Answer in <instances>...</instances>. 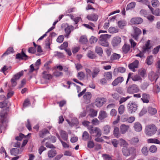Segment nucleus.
<instances>
[{
  "instance_id": "f257e3e1",
  "label": "nucleus",
  "mask_w": 160,
  "mask_h": 160,
  "mask_svg": "<svg viewBox=\"0 0 160 160\" xmlns=\"http://www.w3.org/2000/svg\"><path fill=\"white\" fill-rule=\"evenodd\" d=\"M157 128L154 124L147 125L145 129V133L148 136H151L156 133Z\"/></svg>"
},
{
  "instance_id": "f03ea898",
  "label": "nucleus",
  "mask_w": 160,
  "mask_h": 160,
  "mask_svg": "<svg viewBox=\"0 0 160 160\" xmlns=\"http://www.w3.org/2000/svg\"><path fill=\"white\" fill-rule=\"evenodd\" d=\"M111 35L108 34H102L100 35L98 41L99 43L101 45L108 47L109 46V43L107 41L108 39H109Z\"/></svg>"
},
{
  "instance_id": "7ed1b4c3",
  "label": "nucleus",
  "mask_w": 160,
  "mask_h": 160,
  "mask_svg": "<svg viewBox=\"0 0 160 160\" xmlns=\"http://www.w3.org/2000/svg\"><path fill=\"white\" fill-rule=\"evenodd\" d=\"M6 112L4 111L0 112V130L1 133L2 132V130H5L6 128Z\"/></svg>"
},
{
  "instance_id": "20e7f679",
  "label": "nucleus",
  "mask_w": 160,
  "mask_h": 160,
  "mask_svg": "<svg viewBox=\"0 0 160 160\" xmlns=\"http://www.w3.org/2000/svg\"><path fill=\"white\" fill-rule=\"evenodd\" d=\"M85 70L87 75H89L90 76H92V79H94L95 77H97L100 71V69L97 67L94 68L92 72L88 68H86Z\"/></svg>"
},
{
  "instance_id": "39448f33",
  "label": "nucleus",
  "mask_w": 160,
  "mask_h": 160,
  "mask_svg": "<svg viewBox=\"0 0 160 160\" xmlns=\"http://www.w3.org/2000/svg\"><path fill=\"white\" fill-rule=\"evenodd\" d=\"M88 129L91 134H95V137H100L102 135L101 130L98 127L94 128L92 126H90L88 127Z\"/></svg>"
},
{
  "instance_id": "423d86ee",
  "label": "nucleus",
  "mask_w": 160,
  "mask_h": 160,
  "mask_svg": "<svg viewBox=\"0 0 160 160\" xmlns=\"http://www.w3.org/2000/svg\"><path fill=\"white\" fill-rule=\"evenodd\" d=\"M23 71H21L20 72L14 75L11 80V82L12 87H15L17 84L16 81L18 80L23 75Z\"/></svg>"
},
{
  "instance_id": "0eeeda50",
  "label": "nucleus",
  "mask_w": 160,
  "mask_h": 160,
  "mask_svg": "<svg viewBox=\"0 0 160 160\" xmlns=\"http://www.w3.org/2000/svg\"><path fill=\"white\" fill-rule=\"evenodd\" d=\"M122 151L123 155L125 156H129L131 153H134L135 152V149L134 148H128L127 146H124L122 148Z\"/></svg>"
},
{
  "instance_id": "6e6552de",
  "label": "nucleus",
  "mask_w": 160,
  "mask_h": 160,
  "mask_svg": "<svg viewBox=\"0 0 160 160\" xmlns=\"http://www.w3.org/2000/svg\"><path fill=\"white\" fill-rule=\"evenodd\" d=\"M139 90L138 86L135 84L130 85L127 88V92L130 94L138 92Z\"/></svg>"
},
{
  "instance_id": "1a4fd4ad",
  "label": "nucleus",
  "mask_w": 160,
  "mask_h": 160,
  "mask_svg": "<svg viewBox=\"0 0 160 160\" xmlns=\"http://www.w3.org/2000/svg\"><path fill=\"white\" fill-rule=\"evenodd\" d=\"M127 107L129 112L131 113L134 112L137 108V106L134 102H130Z\"/></svg>"
},
{
  "instance_id": "9d476101",
  "label": "nucleus",
  "mask_w": 160,
  "mask_h": 160,
  "mask_svg": "<svg viewBox=\"0 0 160 160\" xmlns=\"http://www.w3.org/2000/svg\"><path fill=\"white\" fill-rule=\"evenodd\" d=\"M133 28L134 30V32L131 34V36L135 40L137 41L138 39L139 36L142 33V31L139 28L136 27H134Z\"/></svg>"
},
{
  "instance_id": "9b49d317",
  "label": "nucleus",
  "mask_w": 160,
  "mask_h": 160,
  "mask_svg": "<svg viewBox=\"0 0 160 160\" xmlns=\"http://www.w3.org/2000/svg\"><path fill=\"white\" fill-rule=\"evenodd\" d=\"M106 99L104 98H96L95 105L98 107H101L106 102Z\"/></svg>"
},
{
  "instance_id": "f8f14e48",
  "label": "nucleus",
  "mask_w": 160,
  "mask_h": 160,
  "mask_svg": "<svg viewBox=\"0 0 160 160\" xmlns=\"http://www.w3.org/2000/svg\"><path fill=\"white\" fill-rule=\"evenodd\" d=\"M132 74L133 73L131 72H130L128 73V78L126 82V84L128 83L129 79L130 78H132V80L134 81H138L142 80V78L140 76L138 75H136L134 76H132Z\"/></svg>"
},
{
  "instance_id": "ddd939ff",
  "label": "nucleus",
  "mask_w": 160,
  "mask_h": 160,
  "mask_svg": "<svg viewBox=\"0 0 160 160\" xmlns=\"http://www.w3.org/2000/svg\"><path fill=\"white\" fill-rule=\"evenodd\" d=\"M28 56L22 51L21 52L18 53L16 55V58L19 60H26Z\"/></svg>"
},
{
  "instance_id": "4468645a",
  "label": "nucleus",
  "mask_w": 160,
  "mask_h": 160,
  "mask_svg": "<svg viewBox=\"0 0 160 160\" xmlns=\"http://www.w3.org/2000/svg\"><path fill=\"white\" fill-rule=\"evenodd\" d=\"M98 15L95 13H93L88 15L87 16V18L89 21L96 22L98 19Z\"/></svg>"
},
{
  "instance_id": "2eb2a0df",
  "label": "nucleus",
  "mask_w": 160,
  "mask_h": 160,
  "mask_svg": "<svg viewBox=\"0 0 160 160\" xmlns=\"http://www.w3.org/2000/svg\"><path fill=\"white\" fill-rule=\"evenodd\" d=\"M121 41V38L119 37H116L112 39V45L116 47L120 44Z\"/></svg>"
},
{
  "instance_id": "dca6fc26",
  "label": "nucleus",
  "mask_w": 160,
  "mask_h": 160,
  "mask_svg": "<svg viewBox=\"0 0 160 160\" xmlns=\"http://www.w3.org/2000/svg\"><path fill=\"white\" fill-rule=\"evenodd\" d=\"M138 61L136 60L132 63L129 64L128 65V67L132 71L135 72V68H138Z\"/></svg>"
},
{
  "instance_id": "f3484780",
  "label": "nucleus",
  "mask_w": 160,
  "mask_h": 160,
  "mask_svg": "<svg viewBox=\"0 0 160 160\" xmlns=\"http://www.w3.org/2000/svg\"><path fill=\"white\" fill-rule=\"evenodd\" d=\"M148 78L151 81H155L156 82L158 78V76L155 72H151L149 74Z\"/></svg>"
},
{
  "instance_id": "a211bd4d",
  "label": "nucleus",
  "mask_w": 160,
  "mask_h": 160,
  "mask_svg": "<svg viewBox=\"0 0 160 160\" xmlns=\"http://www.w3.org/2000/svg\"><path fill=\"white\" fill-rule=\"evenodd\" d=\"M74 29V28L72 26H68L65 28L64 30L66 33V34L64 35L65 37L68 38L71 32Z\"/></svg>"
},
{
  "instance_id": "6ab92c4d",
  "label": "nucleus",
  "mask_w": 160,
  "mask_h": 160,
  "mask_svg": "<svg viewBox=\"0 0 160 160\" xmlns=\"http://www.w3.org/2000/svg\"><path fill=\"white\" fill-rule=\"evenodd\" d=\"M91 93L90 92H87L83 96V98L86 102L89 103L90 102V99L92 98Z\"/></svg>"
},
{
  "instance_id": "aec40b11",
  "label": "nucleus",
  "mask_w": 160,
  "mask_h": 160,
  "mask_svg": "<svg viewBox=\"0 0 160 160\" xmlns=\"http://www.w3.org/2000/svg\"><path fill=\"white\" fill-rule=\"evenodd\" d=\"M129 128V126L125 124H122L120 126L121 133L122 134H125Z\"/></svg>"
},
{
  "instance_id": "412c9836",
  "label": "nucleus",
  "mask_w": 160,
  "mask_h": 160,
  "mask_svg": "<svg viewBox=\"0 0 160 160\" xmlns=\"http://www.w3.org/2000/svg\"><path fill=\"white\" fill-rule=\"evenodd\" d=\"M143 22L142 19L139 17L134 18L131 20V22L134 24H139Z\"/></svg>"
},
{
  "instance_id": "4be33fe9",
  "label": "nucleus",
  "mask_w": 160,
  "mask_h": 160,
  "mask_svg": "<svg viewBox=\"0 0 160 160\" xmlns=\"http://www.w3.org/2000/svg\"><path fill=\"white\" fill-rule=\"evenodd\" d=\"M150 40H148L144 46L142 48V51L144 52H146L148 51L151 48V46L150 45Z\"/></svg>"
},
{
  "instance_id": "5701e85b",
  "label": "nucleus",
  "mask_w": 160,
  "mask_h": 160,
  "mask_svg": "<svg viewBox=\"0 0 160 160\" xmlns=\"http://www.w3.org/2000/svg\"><path fill=\"white\" fill-rule=\"evenodd\" d=\"M133 128L137 132H140L142 129L141 124L139 122H137L134 123Z\"/></svg>"
},
{
  "instance_id": "b1692460",
  "label": "nucleus",
  "mask_w": 160,
  "mask_h": 160,
  "mask_svg": "<svg viewBox=\"0 0 160 160\" xmlns=\"http://www.w3.org/2000/svg\"><path fill=\"white\" fill-rule=\"evenodd\" d=\"M150 98V95L148 94L143 93L142 94V98L141 99L143 102L148 103L149 102V99Z\"/></svg>"
},
{
  "instance_id": "393cba45",
  "label": "nucleus",
  "mask_w": 160,
  "mask_h": 160,
  "mask_svg": "<svg viewBox=\"0 0 160 160\" xmlns=\"http://www.w3.org/2000/svg\"><path fill=\"white\" fill-rule=\"evenodd\" d=\"M123 80L124 79L123 77H118L116 79H115L112 82V85L113 86H116L118 85L119 83H121Z\"/></svg>"
},
{
  "instance_id": "a878e982",
  "label": "nucleus",
  "mask_w": 160,
  "mask_h": 160,
  "mask_svg": "<svg viewBox=\"0 0 160 160\" xmlns=\"http://www.w3.org/2000/svg\"><path fill=\"white\" fill-rule=\"evenodd\" d=\"M107 117L106 112L104 111H101L99 112L98 118L99 120H102Z\"/></svg>"
},
{
  "instance_id": "bb28decb",
  "label": "nucleus",
  "mask_w": 160,
  "mask_h": 160,
  "mask_svg": "<svg viewBox=\"0 0 160 160\" xmlns=\"http://www.w3.org/2000/svg\"><path fill=\"white\" fill-rule=\"evenodd\" d=\"M60 135L64 141H67L68 140V134L64 131L61 130Z\"/></svg>"
},
{
  "instance_id": "cd10ccee",
  "label": "nucleus",
  "mask_w": 160,
  "mask_h": 160,
  "mask_svg": "<svg viewBox=\"0 0 160 160\" xmlns=\"http://www.w3.org/2000/svg\"><path fill=\"white\" fill-rule=\"evenodd\" d=\"M153 62V57L152 56L150 55L148 56L145 62L148 65H151Z\"/></svg>"
},
{
  "instance_id": "c85d7f7f",
  "label": "nucleus",
  "mask_w": 160,
  "mask_h": 160,
  "mask_svg": "<svg viewBox=\"0 0 160 160\" xmlns=\"http://www.w3.org/2000/svg\"><path fill=\"white\" fill-rule=\"evenodd\" d=\"M57 154L56 150L51 149L48 151V156L49 158H52L54 157Z\"/></svg>"
},
{
  "instance_id": "c756f323",
  "label": "nucleus",
  "mask_w": 160,
  "mask_h": 160,
  "mask_svg": "<svg viewBox=\"0 0 160 160\" xmlns=\"http://www.w3.org/2000/svg\"><path fill=\"white\" fill-rule=\"evenodd\" d=\"M14 52V50L12 47L8 48L6 52L2 55V57H4L6 55Z\"/></svg>"
},
{
  "instance_id": "7c9ffc66",
  "label": "nucleus",
  "mask_w": 160,
  "mask_h": 160,
  "mask_svg": "<svg viewBox=\"0 0 160 160\" xmlns=\"http://www.w3.org/2000/svg\"><path fill=\"white\" fill-rule=\"evenodd\" d=\"M111 127L109 125H106L104 126L102 128L103 133L106 134H108L110 132Z\"/></svg>"
},
{
  "instance_id": "2f4dec72",
  "label": "nucleus",
  "mask_w": 160,
  "mask_h": 160,
  "mask_svg": "<svg viewBox=\"0 0 160 160\" xmlns=\"http://www.w3.org/2000/svg\"><path fill=\"white\" fill-rule=\"evenodd\" d=\"M42 77L45 79L49 80L52 78V77L50 74L47 73V72L46 71H44L42 72Z\"/></svg>"
},
{
  "instance_id": "473e14b6",
  "label": "nucleus",
  "mask_w": 160,
  "mask_h": 160,
  "mask_svg": "<svg viewBox=\"0 0 160 160\" xmlns=\"http://www.w3.org/2000/svg\"><path fill=\"white\" fill-rule=\"evenodd\" d=\"M19 149L17 148H12L10 150L11 154L13 155L16 156V155L19 154Z\"/></svg>"
},
{
  "instance_id": "72a5a7b5",
  "label": "nucleus",
  "mask_w": 160,
  "mask_h": 160,
  "mask_svg": "<svg viewBox=\"0 0 160 160\" xmlns=\"http://www.w3.org/2000/svg\"><path fill=\"white\" fill-rule=\"evenodd\" d=\"M126 71V69L123 67H119L118 68H116L114 69V73H116L117 72H120L121 73H123L125 72Z\"/></svg>"
},
{
  "instance_id": "f704fd0d",
  "label": "nucleus",
  "mask_w": 160,
  "mask_h": 160,
  "mask_svg": "<svg viewBox=\"0 0 160 160\" xmlns=\"http://www.w3.org/2000/svg\"><path fill=\"white\" fill-rule=\"evenodd\" d=\"M130 48V45L125 44L122 48V50L124 53H127L129 51Z\"/></svg>"
},
{
  "instance_id": "c9c22d12",
  "label": "nucleus",
  "mask_w": 160,
  "mask_h": 160,
  "mask_svg": "<svg viewBox=\"0 0 160 160\" xmlns=\"http://www.w3.org/2000/svg\"><path fill=\"white\" fill-rule=\"evenodd\" d=\"M114 136L117 138H118L120 136L119 129L118 127H115L113 131Z\"/></svg>"
},
{
  "instance_id": "e433bc0d",
  "label": "nucleus",
  "mask_w": 160,
  "mask_h": 160,
  "mask_svg": "<svg viewBox=\"0 0 160 160\" xmlns=\"http://www.w3.org/2000/svg\"><path fill=\"white\" fill-rule=\"evenodd\" d=\"M148 143H154L158 144H160V141L156 138H150L147 140Z\"/></svg>"
},
{
  "instance_id": "4c0bfd02",
  "label": "nucleus",
  "mask_w": 160,
  "mask_h": 160,
  "mask_svg": "<svg viewBox=\"0 0 160 160\" xmlns=\"http://www.w3.org/2000/svg\"><path fill=\"white\" fill-rule=\"evenodd\" d=\"M48 133H49V132L47 129H43L39 132V135L40 137L43 138Z\"/></svg>"
},
{
  "instance_id": "58836bf2",
  "label": "nucleus",
  "mask_w": 160,
  "mask_h": 160,
  "mask_svg": "<svg viewBox=\"0 0 160 160\" xmlns=\"http://www.w3.org/2000/svg\"><path fill=\"white\" fill-rule=\"evenodd\" d=\"M157 110L155 108L152 107H149L148 109V112L152 115H154L157 113Z\"/></svg>"
},
{
  "instance_id": "ea45409f",
  "label": "nucleus",
  "mask_w": 160,
  "mask_h": 160,
  "mask_svg": "<svg viewBox=\"0 0 160 160\" xmlns=\"http://www.w3.org/2000/svg\"><path fill=\"white\" fill-rule=\"evenodd\" d=\"M90 113L89 114V116L90 117H94L96 116L97 114V111L93 109H91L90 110Z\"/></svg>"
},
{
  "instance_id": "a19ab883",
  "label": "nucleus",
  "mask_w": 160,
  "mask_h": 160,
  "mask_svg": "<svg viewBox=\"0 0 160 160\" xmlns=\"http://www.w3.org/2000/svg\"><path fill=\"white\" fill-rule=\"evenodd\" d=\"M121 57L120 54L114 53L112 54L111 57L112 60H117L119 59Z\"/></svg>"
},
{
  "instance_id": "79ce46f5",
  "label": "nucleus",
  "mask_w": 160,
  "mask_h": 160,
  "mask_svg": "<svg viewBox=\"0 0 160 160\" xmlns=\"http://www.w3.org/2000/svg\"><path fill=\"white\" fill-rule=\"evenodd\" d=\"M77 77L80 80H82L84 78L85 74L83 72H80L78 73Z\"/></svg>"
},
{
  "instance_id": "37998d69",
  "label": "nucleus",
  "mask_w": 160,
  "mask_h": 160,
  "mask_svg": "<svg viewBox=\"0 0 160 160\" xmlns=\"http://www.w3.org/2000/svg\"><path fill=\"white\" fill-rule=\"evenodd\" d=\"M125 107L124 105H120L118 108V113L120 114H122L125 111Z\"/></svg>"
},
{
  "instance_id": "c03bdc74",
  "label": "nucleus",
  "mask_w": 160,
  "mask_h": 160,
  "mask_svg": "<svg viewBox=\"0 0 160 160\" xmlns=\"http://www.w3.org/2000/svg\"><path fill=\"white\" fill-rule=\"evenodd\" d=\"M89 135L86 131H84L82 134V139L85 141H86L89 139Z\"/></svg>"
},
{
  "instance_id": "a18cd8bd",
  "label": "nucleus",
  "mask_w": 160,
  "mask_h": 160,
  "mask_svg": "<svg viewBox=\"0 0 160 160\" xmlns=\"http://www.w3.org/2000/svg\"><path fill=\"white\" fill-rule=\"evenodd\" d=\"M136 4L134 2H131L128 4L126 7V10H128L129 9L134 8Z\"/></svg>"
},
{
  "instance_id": "49530a36",
  "label": "nucleus",
  "mask_w": 160,
  "mask_h": 160,
  "mask_svg": "<svg viewBox=\"0 0 160 160\" xmlns=\"http://www.w3.org/2000/svg\"><path fill=\"white\" fill-rule=\"evenodd\" d=\"M149 150L152 153H155L157 151V148L156 146L152 145L150 147Z\"/></svg>"
},
{
  "instance_id": "de8ad7c7",
  "label": "nucleus",
  "mask_w": 160,
  "mask_h": 160,
  "mask_svg": "<svg viewBox=\"0 0 160 160\" xmlns=\"http://www.w3.org/2000/svg\"><path fill=\"white\" fill-rule=\"evenodd\" d=\"M146 73V70L145 69H142L139 71V75L142 78L144 77Z\"/></svg>"
},
{
  "instance_id": "09e8293b",
  "label": "nucleus",
  "mask_w": 160,
  "mask_h": 160,
  "mask_svg": "<svg viewBox=\"0 0 160 160\" xmlns=\"http://www.w3.org/2000/svg\"><path fill=\"white\" fill-rule=\"evenodd\" d=\"M87 56L90 58L93 59L96 57L95 55L93 52L91 51H89L87 54Z\"/></svg>"
},
{
  "instance_id": "8fccbe9b",
  "label": "nucleus",
  "mask_w": 160,
  "mask_h": 160,
  "mask_svg": "<svg viewBox=\"0 0 160 160\" xmlns=\"http://www.w3.org/2000/svg\"><path fill=\"white\" fill-rule=\"evenodd\" d=\"M148 151L147 148L146 147H143L142 149V152L143 155L147 156L148 154Z\"/></svg>"
},
{
  "instance_id": "3c124183",
  "label": "nucleus",
  "mask_w": 160,
  "mask_h": 160,
  "mask_svg": "<svg viewBox=\"0 0 160 160\" xmlns=\"http://www.w3.org/2000/svg\"><path fill=\"white\" fill-rule=\"evenodd\" d=\"M53 75L56 77H58L63 75V73L58 70H56L53 73Z\"/></svg>"
},
{
  "instance_id": "603ef678",
  "label": "nucleus",
  "mask_w": 160,
  "mask_h": 160,
  "mask_svg": "<svg viewBox=\"0 0 160 160\" xmlns=\"http://www.w3.org/2000/svg\"><path fill=\"white\" fill-rule=\"evenodd\" d=\"M95 52L99 55H101L103 53V51L102 48L98 46H96V47Z\"/></svg>"
},
{
  "instance_id": "864d4df0",
  "label": "nucleus",
  "mask_w": 160,
  "mask_h": 160,
  "mask_svg": "<svg viewBox=\"0 0 160 160\" xmlns=\"http://www.w3.org/2000/svg\"><path fill=\"white\" fill-rule=\"evenodd\" d=\"M151 3L153 7H157L159 4V2L158 0H152Z\"/></svg>"
},
{
  "instance_id": "5fc2aeb1",
  "label": "nucleus",
  "mask_w": 160,
  "mask_h": 160,
  "mask_svg": "<svg viewBox=\"0 0 160 160\" xmlns=\"http://www.w3.org/2000/svg\"><path fill=\"white\" fill-rule=\"evenodd\" d=\"M108 31L111 33H114L118 32V29L114 27H110L108 29Z\"/></svg>"
},
{
  "instance_id": "6e6d98bb",
  "label": "nucleus",
  "mask_w": 160,
  "mask_h": 160,
  "mask_svg": "<svg viewBox=\"0 0 160 160\" xmlns=\"http://www.w3.org/2000/svg\"><path fill=\"white\" fill-rule=\"evenodd\" d=\"M132 97L129 96H128L126 98H121L119 100V104H121L123 102H125L128 99L130 98H131Z\"/></svg>"
},
{
  "instance_id": "4d7b16f0",
  "label": "nucleus",
  "mask_w": 160,
  "mask_h": 160,
  "mask_svg": "<svg viewBox=\"0 0 160 160\" xmlns=\"http://www.w3.org/2000/svg\"><path fill=\"white\" fill-rule=\"evenodd\" d=\"M105 76L107 79H111L112 77V74L111 72H108L105 73Z\"/></svg>"
},
{
  "instance_id": "13d9d810",
  "label": "nucleus",
  "mask_w": 160,
  "mask_h": 160,
  "mask_svg": "<svg viewBox=\"0 0 160 160\" xmlns=\"http://www.w3.org/2000/svg\"><path fill=\"white\" fill-rule=\"evenodd\" d=\"M152 13L156 16H160V9L157 8L153 12H152Z\"/></svg>"
},
{
  "instance_id": "bf43d9fd",
  "label": "nucleus",
  "mask_w": 160,
  "mask_h": 160,
  "mask_svg": "<svg viewBox=\"0 0 160 160\" xmlns=\"http://www.w3.org/2000/svg\"><path fill=\"white\" fill-rule=\"evenodd\" d=\"M112 96L113 98L115 99L116 100H119L120 97L119 95L117 93H115L112 94Z\"/></svg>"
},
{
  "instance_id": "052dcab7",
  "label": "nucleus",
  "mask_w": 160,
  "mask_h": 160,
  "mask_svg": "<svg viewBox=\"0 0 160 160\" xmlns=\"http://www.w3.org/2000/svg\"><path fill=\"white\" fill-rule=\"evenodd\" d=\"M126 25V23L124 21L120 20L118 22V25L119 27L122 28L123 27L125 26Z\"/></svg>"
},
{
  "instance_id": "680f3d73",
  "label": "nucleus",
  "mask_w": 160,
  "mask_h": 160,
  "mask_svg": "<svg viewBox=\"0 0 160 160\" xmlns=\"http://www.w3.org/2000/svg\"><path fill=\"white\" fill-rule=\"evenodd\" d=\"M102 157L103 158L104 160H113L112 158L109 155L107 154H103Z\"/></svg>"
},
{
  "instance_id": "e2e57ef3",
  "label": "nucleus",
  "mask_w": 160,
  "mask_h": 160,
  "mask_svg": "<svg viewBox=\"0 0 160 160\" xmlns=\"http://www.w3.org/2000/svg\"><path fill=\"white\" fill-rule=\"evenodd\" d=\"M120 144L121 145L127 147L128 145V143L123 139L121 138L120 139Z\"/></svg>"
},
{
  "instance_id": "0e129e2a",
  "label": "nucleus",
  "mask_w": 160,
  "mask_h": 160,
  "mask_svg": "<svg viewBox=\"0 0 160 160\" xmlns=\"http://www.w3.org/2000/svg\"><path fill=\"white\" fill-rule=\"evenodd\" d=\"M98 38L94 36H92L90 39V42L91 43L96 42L98 41Z\"/></svg>"
},
{
  "instance_id": "69168bd1",
  "label": "nucleus",
  "mask_w": 160,
  "mask_h": 160,
  "mask_svg": "<svg viewBox=\"0 0 160 160\" xmlns=\"http://www.w3.org/2000/svg\"><path fill=\"white\" fill-rule=\"evenodd\" d=\"M139 140L137 137L132 138L131 140V142L132 144H135L138 142Z\"/></svg>"
},
{
  "instance_id": "338daca9",
  "label": "nucleus",
  "mask_w": 160,
  "mask_h": 160,
  "mask_svg": "<svg viewBox=\"0 0 160 160\" xmlns=\"http://www.w3.org/2000/svg\"><path fill=\"white\" fill-rule=\"evenodd\" d=\"M111 143L114 147L116 148L117 147V145L119 143V142L117 139H113L112 140Z\"/></svg>"
},
{
  "instance_id": "774afa93",
  "label": "nucleus",
  "mask_w": 160,
  "mask_h": 160,
  "mask_svg": "<svg viewBox=\"0 0 160 160\" xmlns=\"http://www.w3.org/2000/svg\"><path fill=\"white\" fill-rule=\"evenodd\" d=\"M68 44L67 42H64L63 44H62L60 46V48L61 49H66L68 47Z\"/></svg>"
}]
</instances>
